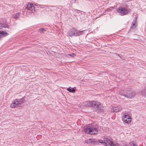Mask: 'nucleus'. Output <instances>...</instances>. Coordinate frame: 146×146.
<instances>
[{
    "mask_svg": "<svg viewBox=\"0 0 146 146\" xmlns=\"http://www.w3.org/2000/svg\"><path fill=\"white\" fill-rule=\"evenodd\" d=\"M119 94L122 96L129 98H133L135 95V92L131 90H121L119 91Z\"/></svg>",
    "mask_w": 146,
    "mask_h": 146,
    "instance_id": "f257e3e1",
    "label": "nucleus"
},
{
    "mask_svg": "<svg viewBox=\"0 0 146 146\" xmlns=\"http://www.w3.org/2000/svg\"><path fill=\"white\" fill-rule=\"evenodd\" d=\"M84 129L85 133L87 134L94 135L98 133V132L97 128L94 126L91 127L90 124L85 126Z\"/></svg>",
    "mask_w": 146,
    "mask_h": 146,
    "instance_id": "f03ea898",
    "label": "nucleus"
},
{
    "mask_svg": "<svg viewBox=\"0 0 146 146\" xmlns=\"http://www.w3.org/2000/svg\"><path fill=\"white\" fill-rule=\"evenodd\" d=\"M23 98L19 99H16L11 104V106L12 108H15L21 106L25 102Z\"/></svg>",
    "mask_w": 146,
    "mask_h": 146,
    "instance_id": "7ed1b4c3",
    "label": "nucleus"
},
{
    "mask_svg": "<svg viewBox=\"0 0 146 146\" xmlns=\"http://www.w3.org/2000/svg\"><path fill=\"white\" fill-rule=\"evenodd\" d=\"M116 11L121 16L126 15L129 12V11L127 8L122 6H120L117 8Z\"/></svg>",
    "mask_w": 146,
    "mask_h": 146,
    "instance_id": "20e7f679",
    "label": "nucleus"
},
{
    "mask_svg": "<svg viewBox=\"0 0 146 146\" xmlns=\"http://www.w3.org/2000/svg\"><path fill=\"white\" fill-rule=\"evenodd\" d=\"M85 105L88 107H92L93 109L96 106L97 108L99 107V106L100 105V104L99 102H96L95 101H89L85 103Z\"/></svg>",
    "mask_w": 146,
    "mask_h": 146,
    "instance_id": "39448f33",
    "label": "nucleus"
},
{
    "mask_svg": "<svg viewBox=\"0 0 146 146\" xmlns=\"http://www.w3.org/2000/svg\"><path fill=\"white\" fill-rule=\"evenodd\" d=\"M85 143L89 145H96L98 143L97 140L95 139H91L85 140Z\"/></svg>",
    "mask_w": 146,
    "mask_h": 146,
    "instance_id": "423d86ee",
    "label": "nucleus"
},
{
    "mask_svg": "<svg viewBox=\"0 0 146 146\" xmlns=\"http://www.w3.org/2000/svg\"><path fill=\"white\" fill-rule=\"evenodd\" d=\"M85 30L82 31H80L78 30L75 28H74L73 32V36H77L80 35H82L83 34V32Z\"/></svg>",
    "mask_w": 146,
    "mask_h": 146,
    "instance_id": "0eeeda50",
    "label": "nucleus"
},
{
    "mask_svg": "<svg viewBox=\"0 0 146 146\" xmlns=\"http://www.w3.org/2000/svg\"><path fill=\"white\" fill-rule=\"evenodd\" d=\"M27 9L33 13L35 12V7L32 4L28 3L27 5Z\"/></svg>",
    "mask_w": 146,
    "mask_h": 146,
    "instance_id": "6e6552de",
    "label": "nucleus"
},
{
    "mask_svg": "<svg viewBox=\"0 0 146 146\" xmlns=\"http://www.w3.org/2000/svg\"><path fill=\"white\" fill-rule=\"evenodd\" d=\"M9 25L6 21H3L0 24V27H1L3 30H5V29H9Z\"/></svg>",
    "mask_w": 146,
    "mask_h": 146,
    "instance_id": "1a4fd4ad",
    "label": "nucleus"
},
{
    "mask_svg": "<svg viewBox=\"0 0 146 146\" xmlns=\"http://www.w3.org/2000/svg\"><path fill=\"white\" fill-rule=\"evenodd\" d=\"M104 140L108 143L110 146H112V145H113L112 139L110 137L104 138Z\"/></svg>",
    "mask_w": 146,
    "mask_h": 146,
    "instance_id": "9d476101",
    "label": "nucleus"
},
{
    "mask_svg": "<svg viewBox=\"0 0 146 146\" xmlns=\"http://www.w3.org/2000/svg\"><path fill=\"white\" fill-rule=\"evenodd\" d=\"M100 103L101 104V103H100ZM101 104H100V105L98 107V108H97L96 107H95V108L94 107V110H95L97 112H102L103 111V110H104V109H103V107H102V108H101Z\"/></svg>",
    "mask_w": 146,
    "mask_h": 146,
    "instance_id": "9b49d317",
    "label": "nucleus"
},
{
    "mask_svg": "<svg viewBox=\"0 0 146 146\" xmlns=\"http://www.w3.org/2000/svg\"><path fill=\"white\" fill-rule=\"evenodd\" d=\"M9 35V33L5 31H0V37H2L6 36Z\"/></svg>",
    "mask_w": 146,
    "mask_h": 146,
    "instance_id": "f8f14e48",
    "label": "nucleus"
},
{
    "mask_svg": "<svg viewBox=\"0 0 146 146\" xmlns=\"http://www.w3.org/2000/svg\"><path fill=\"white\" fill-rule=\"evenodd\" d=\"M122 109V108L121 106H117L113 108V111L115 112H117L120 111Z\"/></svg>",
    "mask_w": 146,
    "mask_h": 146,
    "instance_id": "ddd939ff",
    "label": "nucleus"
},
{
    "mask_svg": "<svg viewBox=\"0 0 146 146\" xmlns=\"http://www.w3.org/2000/svg\"><path fill=\"white\" fill-rule=\"evenodd\" d=\"M74 28L70 29L67 33V36H68L72 37L73 36V32Z\"/></svg>",
    "mask_w": 146,
    "mask_h": 146,
    "instance_id": "4468645a",
    "label": "nucleus"
},
{
    "mask_svg": "<svg viewBox=\"0 0 146 146\" xmlns=\"http://www.w3.org/2000/svg\"><path fill=\"white\" fill-rule=\"evenodd\" d=\"M136 21L137 18L136 17H135V18L133 20V21L132 22V26L131 27V29H134V27H136V26H135V24L136 23Z\"/></svg>",
    "mask_w": 146,
    "mask_h": 146,
    "instance_id": "2eb2a0df",
    "label": "nucleus"
},
{
    "mask_svg": "<svg viewBox=\"0 0 146 146\" xmlns=\"http://www.w3.org/2000/svg\"><path fill=\"white\" fill-rule=\"evenodd\" d=\"M125 115H123L122 120L123 121L125 122V123H129L131 122V120L130 119H125Z\"/></svg>",
    "mask_w": 146,
    "mask_h": 146,
    "instance_id": "dca6fc26",
    "label": "nucleus"
},
{
    "mask_svg": "<svg viewBox=\"0 0 146 146\" xmlns=\"http://www.w3.org/2000/svg\"><path fill=\"white\" fill-rule=\"evenodd\" d=\"M20 13H17L13 15V17L15 19H17L20 15Z\"/></svg>",
    "mask_w": 146,
    "mask_h": 146,
    "instance_id": "f3484780",
    "label": "nucleus"
},
{
    "mask_svg": "<svg viewBox=\"0 0 146 146\" xmlns=\"http://www.w3.org/2000/svg\"><path fill=\"white\" fill-rule=\"evenodd\" d=\"M67 90L69 92L72 93H74L75 91V89L74 88L71 89V87H69L67 88Z\"/></svg>",
    "mask_w": 146,
    "mask_h": 146,
    "instance_id": "a211bd4d",
    "label": "nucleus"
},
{
    "mask_svg": "<svg viewBox=\"0 0 146 146\" xmlns=\"http://www.w3.org/2000/svg\"><path fill=\"white\" fill-rule=\"evenodd\" d=\"M141 93L143 96L146 97V87L144 90L142 91Z\"/></svg>",
    "mask_w": 146,
    "mask_h": 146,
    "instance_id": "6ab92c4d",
    "label": "nucleus"
},
{
    "mask_svg": "<svg viewBox=\"0 0 146 146\" xmlns=\"http://www.w3.org/2000/svg\"><path fill=\"white\" fill-rule=\"evenodd\" d=\"M123 115H125L126 116H125V119H130L131 120V118L130 117L129 115L128 114H125Z\"/></svg>",
    "mask_w": 146,
    "mask_h": 146,
    "instance_id": "aec40b11",
    "label": "nucleus"
},
{
    "mask_svg": "<svg viewBox=\"0 0 146 146\" xmlns=\"http://www.w3.org/2000/svg\"><path fill=\"white\" fill-rule=\"evenodd\" d=\"M39 31L41 33H44V32L46 31V30L44 29V28H41L40 29H39Z\"/></svg>",
    "mask_w": 146,
    "mask_h": 146,
    "instance_id": "412c9836",
    "label": "nucleus"
},
{
    "mask_svg": "<svg viewBox=\"0 0 146 146\" xmlns=\"http://www.w3.org/2000/svg\"><path fill=\"white\" fill-rule=\"evenodd\" d=\"M68 55L69 56H71L73 57H74L76 55V54L74 53H72V54H68Z\"/></svg>",
    "mask_w": 146,
    "mask_h": 146,
    "instance_id": "4be33fe9",
    "label": "nucleus"
},
{
    "mask_svg": "<svg viewBox=\"0 0 146 146\" xmlns=\"http://www.w3.org/2000/svg\"><path fill=\"white\" fill-rule=\"evenodd\" d=\"M98 142H99L101 143H103V142H104V141H103V140H98Z\"/></svg>",
    "mask_w": 146,
    "mask_h": 146,
    "instance_id": "5701e85b",
    "label": "nucleus"
},
{
    "mask_svg": "<svg viewBox=\"0 0 146 146\" xmlns=\"http://www.w3.org/2000/svg\"><path fill=\"white\" fill-rule=\"evenodd\" d=\"M102 144L105 146H106V145H107V143L104 141Z\"/></svg>",
    "mask_w": 146,
    "mask_h": 146,
    "instance_id": "b1692460",
    "label": "nucleus"
},
{
    "mask_svg": "<svg viewBox=\"0 0 146 146\" xmlns=\"http://www.w3.org/2000/svg\"><path fill=\"white\" fill-rule=\"evenodd\" d=\"M77 11H78V13H81V12H83V13H84V11H80L79 10H77Z\"/></svg>",
    "mask_w": 146,
    "mask_h": 146,
    "instance_id": "393cba45",
    "label": "nucleus"
},
{
    "mask_svg": "<svg viewBox=\"0 0 146 146\" xmlns=\"http://www.w3.org/2000/svg\"><path fill=\"white\" fill-rule=\"evenodd\" d=\"M76 0H71L72 2V3H74L76 2Z\"/></svg>",
    "mask_w": 146,
    "mask_h": 146,
    "instance_id": "a878e982",
    "label": "nucleus"
},
{
    "mask_svg": "<svg viewBox=\"0 0 146 146\" xmlns=\"http://www.w3.org/2000/svg\"><path fill=\"white\" fill-rule=\"evenodd\" d=\"M119 145L118 144H115L113 145H112V146H118Z\"/></svg>",
    "mask_w": 146,
    "mask_h": 146,
    "instance_id": "bb28decb",
    "label": "nucleus"
},
{
    "mask_svg": "<svg viewBox=\"0 0 146 146\" xmlns=\"http://www.w3.org/2000/svg\"><path fill=\"white\" fill-rule=\"evenodd\" d=\"M133 146H137L134 143H133Z\"/></svg>",
    "mask_w": 146,
    "mask_h": 146,
    "instance_id": "cd10ccee",
    "label": "nucleus"
},
{
    "mask_svg": "<svg viewBox=\"0 0 146 146\" xmlns=\"http://www.w3.org/2000/svg\"><path fill=\"white\" fill-rule=\"evenodd\" d=\"M124 146H129L127 145H125Z\"/></svg>",
    "mask_w": 146,
    "mask_h": 146,
    "instance_id": "c85d7f7f",
    "label": "nucleus"
},
{
    "mask_svg": "<svg viewBox=\"0 0 146 146\" xmlns=\"http://www.w3.org/2000/svg\"><path fill=\"white\" fill-rule=\"evenodd\" d=\"M109 146V145H106V146Z\"/></svg>",
    "mask_w": 146,
    "mask_h": 146,
    "instance_id": "c756f323",
    "label": "nucleus"
},
{
    "mask_svg": "<svg viewBox=\"0 0 146 146\" xmlns=\"http://www.w3.org/2000/svg\"><path fill=\"white\" fill-rule=\"evenodd\" d=\"M82 13H83V12H82Z\"/></svg>",
    "mask_w": 146,
    "mask_h": 146,
    "instance_id": "7c9ffc66",
    "label": "nucleus"
},
{
    "mask_svg": "<svg viewBox=\"0 0 146 146\" xmlns=\"http://www.w3.org/2000/svg\"><path fill=\"white\" fill-rule=\"evenodd\" d=\"M82 13H83V12H82Z\"/></svg>",
    "mask_w": 146,
    "mask_h": 146,
    "instance_id": "2f4dec72",
    "label": "nucleus"
}]
</instances>
